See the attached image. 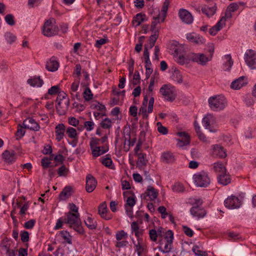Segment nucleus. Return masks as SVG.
<instances>
[{"label": "nucleus", "mask_w": 256, "mask_h": 256, "mask_svg": "<svg viewBox=\"0 0 256 256\" xmlns=\"http://www.w3.org/2000/svg\"><path fill=\"white\" fill-rule=\"evenodd\" d=\"M214 170L215 172L219 174L226 173V170L223 164L220 162H217L214 164Z\"/></svg>", "instance_id": "nucleus-31"}, {"label": "nucleus", "mask_w": 256, "mask_h": 256, "mask_svg": "<svg viewBox=\"0 0 256 256\" xmlns=\"http://www.w3.org/2000/svg\"><path fill=\"white\" fill-rule=\"evenodd\" d=\"M226 20V17H222L215 26L210 29V34L212 36H215L225 26Z\"/></svg>", "instance_id": "nucleus-16"}, {"label": "nucleus", "mask_w": 256, "mask_h": 256, "mask_svg": "<svg viewBox=\"0 0 256 256\" xmlns=\"http://www.w3.org/2000/svg\"><path fill=\"white\" fill-rule=\"evenodd\" d=\"M248 84L246 76H242L234 80L230 84V88L233 90H240Z\"/></svg>", "instance_id": "nucleus-11"}, {"label": "nucleus", "mask_w": 256, "mask_h": 256, "mask_svg": "<svg viewBox=\"0 0 256 256\" xmlns=\"http://www.w3.org/2000/svg\"><path fill=\"white\" fill-rule=\"evenodd\" d=\"M150 237V240L154 242H156L157 237L158 236L157 232L154 229L150 230L149 232Z\"/></svg>", "instance_id": "nucleus-63"}, {"label": "nucleus", "mask_w": 256, "mask_h": 256, "mask_svg": "<svg viewBox=\"0 0 256 256\" xmlns=\"http://www.w3.org/2000/svg\"><path fill=\"white\" fill-rule=\"evenodd\" d=\"M23 124L24 125V128L29 129L34 131H38L40 128V125L32 118H28L26 119Z\"/></svg>", "instance_id": "nucleus-12"}, {"label": "nucleus", "mask_w": 256, "mask_h": 256, "mask_svg": "<svg viewBox=\"0 0 256 256\" xmlns=\"http://www.w3.org/2000/svg\"><path fill=\"white\" fill-rule=\"evenodd\" d=\"M100 140L96 138H92L90 141V146L91 149H93L94 147L100 144Z\"/></svg>", "instance_id": "nucleus-60"}, {"label": "nucleus", "mask_w": 256, "mask_h": 256, "mask_svg": "<svg viewBox=\"0 0 256 256\" xmlns=\"http://www.w3.org/2000/svg\"><path fill=\"white\" fill-rule=\"evenodd\" d=\"M92 151V154L94 157H98L106 152L108 150V148L106 147V149L101 150L100 146H96L93 148V149H91Z\"/></svg>", "instance_id": "nucleus-33"}, {"label": "nucleus", "mask_w": 256, "mask_h": 256, "mask_svg": "<svg viewBox=\"0 0 256 256\" xmlns=\"http://www.w3.org/2000/svg\"><path fill=\"white\" fill-rule=\"evenodd\" d=\"M158 131L162 134H166L168 132V128L163 126L160 122H157Z\"/></svg>", "instance_id": "nucleus-54"}, {"label": "nucleus", "mask_w": 256, "mask_h": 256, "mask_svg": "<svg viewBox=\"0 0 256 256\" xmlns=\"http://www.w3.org/2000/svg\"><path fill=\"white\" fill-rule=\"evenodd\" d=\"M225 59L226 61L224 64V70H230L233 64V61L230 54H227L224 56Z\"/></svg>", "instance_id": "nucleus-34"}, {"label": "nucleus", "mask_w": 256, "mask_h": 256, "mask_svg": "<svg viewBox=\"0 0 256 256\" xmlns=\"http://www.w3.org/2000/svg\"><path fill=\"white\" fill-rule=\"evenodd\" d=\"M116 238L118 241L126 239L128 238V234L124 230H121L116 232Z\"/></svg>", "instance_id": "nucleus-48"}, {"label": "nucleus", "mask_w": 256, "mask_h": 256, "mask_svg": "<svg viewBox=\"0 0 256 256\" xmlns=\"http://www.w3.org/2000/svg\"><path fill=\"white\" fill-rule=\"evenodd\" d=\"M84 98L86 101H89L92 100L93 97V94H92L90 88L88 87H86L83 92Z\"/></svg>", "instance_id": "nucleus-47"}, {"label": "nucleus", "mask_w": 256, "mask_h": 256, "mask_svg": "<svg viewBox=\"0 0 256 256\" xmlns=\"http://www.w3.org/2000/svg\"><path fill=\"white\" fill-rule=\"evenodd\" d=\"M218 8L216 4L211 5H204L203 6L201 10L203 14L206 16H212L216 14Z\"/></svg>", "instance_id": "nucleus-13"}, {"label": "nucleus", "mask_w": 256, "mask_h": 256, "mask_svg": "<svg viewBox=\"0 0 256 256\" xmlns=\"http://www.w3.org/2000/svg\"><path fill=\"white\" fill-rule=\"evenodd\" d=\"M136 204V200L134 198V196H128L126 200V203L125 205V207L128 206L132 208L133 206Z\"/></svg>", "instance_id": "nucleus-57"}, {"label": "nucleus", "mask_w": 256, "mask_h": 256, "mask_svg": "<svg viewBox=\"0 0 256 256\" xmlns=\"http://www.w3.org/2000/svg\"><path fill=\"white\" fill-rule=\"evenodd\" d=\"M194 178L196 185L200 187H206L210 182L208 174L204 172L194 174Z\"/></svg>", "instance_id": "nucleus-4"}, {"label": "nucleus", "mask_w": 256, "mask_h": 256, "mask_svg": "<svg viewBox=\"0 0 256 256\" xmlns=\"http://www.w3.org/2000/svg\"><path fill=\"white\" fill-rule=\"evenodd\" d=\"M160 92L164 99L169 102L174 101L176 98L175 90L174 87L169 86L167 84L163 85L160 90Z\"/></svg>", "instance_id": "nucleus-3"}, {"label": "nucleus", "mask_w": 256, "mask_h": 256, "mask_svg": "<svg viewBox=\"0 0 256 256\" xmlns=\"http://www.w3.org/2000/svg\"><path fill=\"white\" fill-rule=\"evenodd\" d=\"M55 129L56 140L59 142L64 138V132L66 131V127L64 124H59L56 126Z\"/></svg>", "instance_id": "nucleus-21"}, {"label": "nucleus", "mask_w": 256, "mask_h": 256, "mask_svg": "<svg viewBox=\"0 0 256 256\" xmlns=\"http://www.w3.org/2000/svg\"><path fill=\"white\" fill-rule=\"evenodd\" d=\"M169 48L170 50L174 51V52H172V54L173 55H174L176 54H178L180 52V50H182V48L180 46H178L176 44V42H172L169 46Z\"/></svg>", "instance_id": "nucleus-38"}, {"label": "nucleus", "mask_w": 256, "mask_h": 256, "mask_svg": "<svg viewBox=\"0 0 256 256\" xmlns=\"http://www.w3.org/2000/svg\"><path fill=\"white\" fill-rule=\"evenodd\" d=\"M164 238L166 240L167 242L172 243L174 239V233L171 230H168L166 232Z\"/></svg>", "instance_id": "nucleus-53"}, {"label": "nucleus", "mask_w": 256, "mask_h": 256, "mask_svg": "<svg viewBox=\"0 0 256 256\" xmlns=\"http://www.w3.org/2000/svg\"><path fill=\"white\" fill-rule=\"evenodd\" d=\"M27 82L32 86H37L38 87H41L44 84L40 76L28 79Z\"/></svg>", "instance_id": "nucleus-30"}, {"label": "nucleus", "mask_w": 256, "mask_h": 256, "mask_svg": "<svg viewBox=\"0 0 256 256\" xmlns=\"http://www.w3.org/2000/svg\"><path fill=\"white\" fill-rule=\"evenodd\" d=\"M84 224L86 226L90 229V230H95L97 227V222L91 217L88 216V218L84 220Z\"/></svg>", "instance_id": "nucleus-32"}, {"label": "nucleus", "mask_w": 256, "mask_h": 256, "mask_svg": "<svg viewBox=\"0 0 256 256\" xmlns=\"http://www.w3.org/2000/svg\"><path fill=\"white\" fill-rule=\"evenodd\" d=\"M246 64L252 69L256 70V52L252 50H248L244 54Z\"/></svg>", "instance_id": "nucleus-5"}, {"label": "nucleus", "mask_w": 256, "mask_h": 256, "mask_svg": "<svg viewBox=\"0 0 256 256\" xmlns=\"http://www.w3.org/2000/svg\"><path fill=\"white\" fill-rule=\"evenodd\" d=\"M60 90V86L58 85L54 86H52L48 90V94H50V95H56L59 93Z\"/></svg>", "instance_id": "nucleus-52"}, {"label": "nucleus", "mask_w": 256, "mask_h": 256, "mask_svg": "<svg viewBox=\"0 0 256 256\" xmlns=\"http://www.w3.org/2000/svg\"><path fill=\"white\" fill-rule=\"evenodd\" d=\"M158 192L153 186H149L146 190V192L142 195V197L146 198L148 196L150 200H154L158 196Z\"/></svg>", "instance_id": "nucleus-18"}, {"label": "nucleus", "mask_w": 256, "mask_h": 256, "mask_svg": "<svg viewBox=\"0 0 256 256\" xmlns=\"http://www.w3.org/2000/svg\"><path fill=\"white\" fill-rule=\"evenodd\" d=\"M68 122L70 125L74 126H77L79 124V120L74 117L68 118Z\"/></svg>", "instance_id": "nucleus-64"}, {"label": "nucleus", "mask_w": 256, "mask_h": 256, "mask_svg": "<svg viewBox=\"0 0 256 256\" xmlns=\"http://www.w3.org/2000/svg\"><path fill=\"white\" fill-rule=\"evenodd\" d=\"M182 230L184 233L189 237H192L194 234V232L192 229L188 228L187 226H182Z\"/></svg>", "instance_id": "nucleus-62"}, {"label": "nucleus", "mask_w": 256, "mask_h": 256, "mask_svg": "<svg viewBox=\"0 0 256 256\" xmlns=\"http://www.w3.org/2000/svg\"><path fill=\"white\" fill-rule=\"evenodd\" d=\"M190 214L198 218H204L206 214V210L202 207L192 206L190 210Z\"/></svg>", "instance_id": "nucleus-17"}, {"label": "nucleus", "mask_w": 256, "mask_h": 256, "mask_svg": "<svg viewBox=\"0 0 256 256\" xmlns=\"http://www.w3.org/2000/svg\"><path fill=\"white\" fill-rule=\"evenodd\" d=\"M70 105V100L67 98L66 102L63 106H62V102H58L56 106V110L60 116L64 115Z\"/></svg>", "instance_id": "nucleus-22"}, {"label": "nucleus", "mask_w": 256, "mask_h": 256, "mask_svg": "<svg viewBox=\"0 0 256 256\" xmlns=\"http://www.w3.org/2000/svg\"><path fill=\"white\" fill-rule=\"evenodd\" d=\"M105 158H101L100 162L106 166L110 167L112 164V161L110 155L108 154L106 156Z\"/></svg>", "instance_id": "nucleus-40"}, {"label": "nucleus", "mask_w": 256, "mask_h": 256, "mask_svg": "<svg viewBox=\"0 0 256 256\" xmlns=\"http://www.w3.org/2000/svg\"><path fill=\"white\" fill-rule=\"evenodd\" d=\"M72 188L70 186H66L59 194V198L60 200H66L71 196Z\"/></svg>", "instance_id": "nucleus-28"}, {"label": "nucleus", "mask_w": 256, "mask_h": 256, "mask_svg": "<svg viewBox=\"0 0 256 256\" xmlns=\"http://www.w3.org/2000/svg\"><path fill=\"white\" fill-rule=\"evenodd\" d=\"M42 166L44 168H46L49 167H50L51 162H50V160L48 159L47 157H44L42 160Z\"/></svg>", "instance_id": "nucleus-58"}, {"label": "nucleus", "mask_w": 256, "mask_h": 256, "mask_svg": "<svg viewBox=\"0 0 256 256\" xmlns=\"http://www.w3.org/2000/svg\"><path fill=\"white\" fill-rule=\"evenodd\" d=\"M90 108L92 109H97L100 112L105 111L106 110L104 105L100 104L99 102H96V103L92 104L90 105Z\"/></svg>", "instance_id": "nucleus-49"}, {"label": "nucleus", "mask_w": 256, "mask_h": 256, "mask_svg": "<svg viewBox=\"0 0 256 256\" xmlns=\"http://www.w3.org/2000/svg\"><path fill=\"white\" fill-rule=\"evenodd\" d=\"M216 123L215 118L210 114L206 115L202 119V124L203 126L206 129L208 130L210 132H216L214 130H213L212 125Z\"/></svg>", "instance_id": "nucleus-7"}, {"label": "nucleus", "mask_w": 256, "mask_h": 256, "mask_svg": "<svg viewBox=\"0 0 256 256\" xmlns=\"http://www.w3.org/2000/svg\"><path fill=\"white\" fill-rule=\"evenodd\" d=\"M59 64L54 58H50V60L48 62L46 65V68L50 72L56 71L58 68Z\"/></svg>", "instance_id": "nucleus-25"}, {"label": "nucleus", "mask_w": 256, "mask_h": 256, "mask_svg": "<svg viewBox=\"0 0 256 256\" xmlns=\"http://www.w3.org/2000/svg\"><path fill=\"white\" fill-rule=\"evenodd\" d=\"M214 154L218 156L220 158H224L226 156V153L224 148L218 144L213 146Z\"/></svg>", "instance_id": "nucleus-26"}, {"label": "nucleus", "mask_w": 256, "mask_h": 256, "mask_svg": "<svg viewBox=\"0 0 256 256\" xmlns=\"http://www.w3.org/2000/svg\"><path fill=\"white\" fill-rule=\"evenodd\" d=\"M4 37L8 42L10 44L14 42L16 38V36L10 32H6L4 34Z\"/></svg>", "instance_id": "nucleus-51"}, {"label": "nucleus", "mask_w": 256, "mask_h": 256, "mask_svg": "<svg viewBox=\"0 0 256 256\" xmlns=\"http://www.w3.org/2000/svg\"><path fill=\"white\" fill-rule=\"evenodd\" d=\"M206 52L208 53L207 56L212 59L214 50V44L212 43H209L207 45L206 48Z\"/></svg>", "instance_id": "nucleus-45"}, {"label": "nucleus", "mask_w": 256, "mask_h": 256, "mask_svg": "<svg viewBox=\"0 0 256 256\" xmlns=\"http://www.w3.org/2000/svg\"><path fill=\"white\" fill-rule=\"evenodd\" d=\"M161 161L164 163L172 164L175 162V158L174 154L170 152H164L162 154Z\"/></svg>", "instance_id": "nucleus-20"}, {"label": "nucleus", "mask_w": 256, "mask_h": 256, "mask_svg": "<svg viewBox=\"0 0 256 256\" xmlns=\"http://www.w3.org/2000/svg\"><path fill=\"white\" fill-rule=\"evenodd\" d=\"M176 60L180 64H184L186 63H188L191 61L190 53L184 56L183 54L182 49L180 50V52H178V54H176L174 55Z\"/></svg>", "instance_id": "nucleus-15"}, {"label": "nucleus", "mask_w": 256, "mask_h": 256, "mask_svg": "<svg viewBox=\"0 0 256 256\" xmlns=\"http://www.w3.org/2000/svg\"><path fill=\"white\" fill-rule=\"evenodd\" d=\"M178 135L182 138V140H178V144L180 146H186L190 142V136L184 132H181L178 133Z\"/></svg>", "instance_id": "nucleus-23"}, {"label": "nucleus", "mask_w": 256, "mask_h": 256, "mask_svg": "<svg viewBox=\"0 0 256 256\" xmlns=\"http://www.w3.org/2000/svg\"><path fill=\"white\" fill-rule=\"evenodd\" d=\"M97 180L92 174H88L86 177V190L88 192H92L96 188Z\"/></svg>", "instance_id": "nucleus-10"}, {"label": "nucleus", "mask_w": 256, "mask_h": 256, "mask_svg": "<svg viewBox=\"0 0 256 256\" xmlns=\"http://www.w3.org/2000/svg\"><path fill=\"white\" fill-rule=\"evenodd\" d=\"M172 77L174 80L178 84H181L182 82V75L180 71L178 70H174Z\"/></svg>", "instance_id": "nucleus-37"}, {"label": "nucleus", "mask_w": 256, "mask_h": 256, "mask_svg": "<svg viewBox=\"0 0 256 256\" xmlns=\"http://www.w3.org/2000/svg\"><path fill=\"white\" fill-rule=\"evenodd\" d=\"M70 226L80 234L82 235L84 234V229L82 226L81 220L77 223Z\"/></svg>", "instance_id": "nucleus-35"}, {"label": "nucleus", "mask_w": 256, "mask_h": 256, "mask_svg": "<svg viewBox=\"0 0 256 256\" xmlns=\"http://www.w3.org/2000/svg\"><path fill=\"white\" fill-rule=\"evenodd\" d=\"M209 106L214 111L224 110L227 106V100L224 96L218 95L210 96L208 100Z\"/></svg>", "instance_id": "nucleus-1"}, {"label": "nucleus", "mask_w": 256, "mask_h": 256, "mask_svg": "<svg viewBox=\"0 0 256 256\" xmlns=\"http://www.w3.org/2000/svg\"><path fill=\"white\" fill-rule=\"evenodd\" d=\"M100 126L104 129H109L112 126V122L108 118H104L100 123Z\"/></svg>", "instance_id": "nucleus-43"}, {"label": "nucleus", "mask_w": 256, "mask_h": 256, "mask_svg": "<svg viewBox=\"0 0 256 256\" xmlns=\"http://www.w3.org/2000/svg\"><path fill=\"white\" fill-rule=\"evenodd\" d=\"M218 182L224 186H226L230 182V175L224 173L223 174H218Z\"/></svg>", "instance_id": "nucleus-29"}, {"label": "nucleus", "mask_w": 256, "mask_h": 256, "mask_svg": "<svg viewBox=\"0 0 256 256\" xmlns=\"http://www.w3.org/2000/svg\"><path fill=\"white\" fill-rule=\"evenodd\" d=\"M158 36V34L154 33L153 34L151 35L150 37V48H152L156 43V40Z\"/></svg>", "instance_id": "nucleus-56"}, {"label": "nucleus", "mask_w": 256, "mask_h": 256, "mask_svg": "<svg viewBox=\"0 0 256 256\" xmlns=\"http://www.w3.org/2000/svg\"><path fill=\"white\" fill-rule=\"evenodd\" d=\"M22 126L20 124H18V130L16 133V140H18L20 138H21L26 133V131L22 128Z\"/></svg>", "instance_id": "nucleus-50"}, {"label": "nucleus", "mask_w": 256, "mask_h": 256, "mask_svg": "<svg viewBox=\"0 0 256 256\" xmlns=\"http://www.w3.org/2000/svg\"><path fill=\"white\" fill-rule=\"evenodd\" d=\"M84 128L88 132L92 130L94 128V124L92 122L86 121L84 122Z\"/></svg>", "instance_id": "nucleus-61"}, {"label": "nucleus", "mask_w": 256, "mask_h": 256, "mask_svg": "<svg viewBox=\"0 0 256 256\" xmlns=\"http://www.w3.org/2000/svg\"><path fill=\"white\" fill-rule=\"evenodd\" d=\"M187 39L191 42L196 44H202L205 42L204 39L199 36H197L194 33H190L186 35Z\"/></svg>", "instance_id": "nucleus-24"}, {"label": "nucleus", "mask_w": 256, "mask_h": 256, "mask_svg": "<svg viewBox=\"0 0 256 256\" xmlns=\"http://www.w3.org/2000/svg\"><path fill=\"white\" fill-rule=\"evenodd\" d=\"M172 190L176 192H182L184 190V188L182 184L180 183H176L172 186Z\"/></svg>", "instance_id": "nucleus-59"}, {"label": "nucleus", "mask_w": 256, "mask_h": 256, "mask_svg": "<svg viewBox=\"0 0 256 256\" xmlns=\"http://www.w3.org/2000/svg\"><path fill=\"white\" fill-rule=\"evenodd\" d=\"M108 209L106 202H104L98 206V213L100 214V216L106 220H108L110 219V217L108 216L107 214Z\"/></svg>", "instance_id": "nucleus-27"}, {"label": "nucleus", "mask_w": 256, "mask_h": 256, "mask_svg": "<svg viewBox=\"0 0 256 256\" xmlns=\"http://www.w3.org/2000/svg\"><path fill=\"white\" fill-rule=\"evenodd\" d=\"M60 234L62 238L65 240V242L68 244H72L71 236L68 232L66 230H62L60 232Z\"/></svg>", "instance_id": "nucleus-42"}, {"label": "nucleus", "mask_w": 256, "mask_h": 256, "mask_svg": "<svg viewBox=\"0 0 256 256\" xmlns=\"http://www.w3.org/2000/svg\"><path fill=\"white\" fill-rule=\"evenodd\" d=\"M80 220L79 213H72L71 212L66 213V216L64 218L65 224H68L70 226L77 223Z\"/></svg>", "instance_id": "nucleus-9"}, {"label": "nucleus", "mask_w": 256, "mask_h": 256, "mask_svg": "<svg viewBox=\"0 0 256 256\" xmlns=\"http://www.w3.org/2000/svg\"><path fill=\"white\" fill-rule=\"evenodd\" d=\"M126 132V136H124V138H125V142H124V145H126V140H128L129 146H133L134 144V143L136 142V138H134L131 140H130V130H128Z\"/></svg>", "instance_id": "nucleus-46"}, {"label": "nucleus", "mask_w": 256, "mask_h": 256, "mask_svg": "<svg viewBox=\"0 0 256 256\" xmlns=\"http://www.w3.org/2000/svg\"><path fill=\"white\" fill-rule=\"evenodd\" d=\"M68 136L71 138H75L77 137L78 134L76 130L72 127H68L66 130Z\"/></svg>", "instance_id": "nucleus-44"}, {"label": "nucleus", "mask_w": 256, "mask_h": 256, "mask_svg": "<svg viewBox=\"0 0 256 256\" xmlns=\"http://www.w3.org/2000/svg\"><path fill=\"white\" fill-rule=\"evenodd\" d=\"M10 241L7 238H4L0 244L1 250L5 252H8V250L10 249Z\"/></svg>", "instance_id": "nucleus-36"}, {"label": "nucleus", "mask_w": 256, "mask_h": 256, "mask_svg": "<svg viewBox=\"0 0 256 256\" xmlns=\"http://www.w3.org/2000/svg\"><path fill=\"white\" fill-rule=\"evenodd\" d=\"M165 17H154L152 22L150 30L153 33L158 34L160 24L164 21Z\"/></svg>", "instance_id": "nucleus-14"}, {"label": "nucleus", "mask_w": 256, "mask_h": 256, "mask_svg": "<svg viewBox=\"0 0 256 256\" xmlns=\"http://www.w3.org/2000/svg\"><path fill=\"white\" fill-rule=\"evenodd\" d=\"M58 28L54 18H51L46 20L44 24L42 33L45 36L50 37L58 34Z\"/></svg>", "instance_id": "nucleus-2"}, {"label": "nucleus", "mask_w": 256, "mask_h": 256, "mask_svg": "<svg viewBox=\"0 0 256 256\" xmlns=\"http://www.w3.org/2000/svg\"><path fill=\"white\" fill-rule=\"evenodd\" d=\"M191 61L196 62L202 65H206V62L211 60L208 56H206L203 54L190 53Z\"/></svg>", "instance_id": "nucleus-8"}, {"label": "nucleus", "mask_w": 256, "mask_h": 256, "mask_svg": "<svg viewBox=\"0 0 256 256\" xmlns=\"http://www.w3.org/2000/svg\"><path fill=\"white\" fill-rule=\"evenodd\" d=\"M192 251L194 252L196 256H208L206 252L202 251L200 250L199 246L194 245L192 248Z\"/></svg>", "instance_id": "nucleus-39"}, {"label": "nucleus", "mask_w": 256, "mask_h": 256, "mask_svg": "<svg viewBox=\"0 0 256 256\" xmlns=\"http://www.w3.org/2000/svg\"><path fill=\"white\" fill-rule=\"evenodd\" d=\"M2 157L4 161L8 164H12L16 160V154L14 151L6 150L2 154Z\"/></svg>", "instance_id": "nucleus-19"}, {"label": "nucleus", "mask_w": 256, "mask_h": 256, "mask_svg": "<svg viewBox=\"0 0 256 256\" xmlns=\"http://www.w3.org/2000/svg\"><path fill=\"white\" fill-rule=\"evenodd\" d=\"M224 206L229 209H235L239 208L242 205L241 201L239 198L234 196H228L224 202Z\"/></svg>", "instance_id": "nucleus-6"}, {"label": "nucleus", "mask_w": 256, "mask_h": 256, "mask_svg": "<svg viewBox=\"0 0 256 256\" xmlns=\"http://www.w3.org/2000/svg\"><path fill=\"white\" fill-rule=\"evenodd\" d=\"M136 154L138 156V159L137 164H140L142 166H146L148 162L146 160V154L142 152H139Z\"/></svg>", "instance_id": "nucleus-41"}, {"label": "nucleus", "mask_w": 256, "mask_h": 256, "mask_svg": "<svg viewBox=\"0 0 256 256\" xmlns=\"http://www.w3.org/2000/svg\"><path fill=\"white\" fill-rule=\"evenodd\" d=\"M169 1L168 0H166L162 5V8L160 13L162 16H166L168 10V7L169 6Z\"/></svg>", "instance_id": "nucleus-55"}]
</instances>
